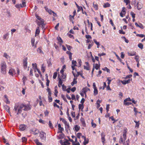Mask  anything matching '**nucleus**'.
<instances>
[{
  "label": "nucleus",
  "instance_id": "f257e3e1",
  "mask_svg": "<svg viewBox=\"0 0 145 145\" xmlns=\"http://www.w3.org/2000/svg\"><path fill=\"white\" fill-rule=\"evenodd\" d=\"M31 107L30 105H26L22 104L20 106L16 105L14 106V110L15 111H17V115L20 114L23 109L25 111H27L31 109Z\"/></svg>",
  "mask_w": 145,
  "mask_h": 145
},
{
  "label": "nucleus",
  "instance_id": "f03ea898",
  "mask_svg": "<svg viewBox=\"0 0 145 145\" xmlns=\"http://www.w3.org/2000/svg\"><path fill=\"white\" fill-rule=\"evenodd\" d=\"M126 139V136H125V137H123V135L121 136L120 138L119 142L120 144H122L123 145H129L130 141L128 139L125 141Z\"/></svg>",
  "mask_w": 145,
  "mask_h": 145
},
{
  "label": "nucleus",
  "instance_id": "7ed1b4c3",
  "mask_svg": "<svg viewBox=\"0 0 145 145\" xmlns=\"http://www.w3.org/2000/svg\"><path fill=\"white\" fill-rule=\"evenodd\" d=\"M0 66L1 72L3 74H5L7 67L6 63L4 61L2 62L0 64Z\"/></svg>",
  "mask_w": 145,
  "mask_h": 145
},
{
  "label": "nucleus",
  "instance_id": "20e7f679",
  "mask_svg": "<svg viewBox=\"0 0 145 145\" xmlns=\"http://www.w3.org/2000/svg\"><path fill=\"white\" fill-rule=\"evenodd\" d=\"M46 135V133L44 132L41 131L40 133L39 137L42 140H45Z\"/></svg>",
  "mask_w": 145,
  "mask_h": 145
},
{
  "label": "nucleus",
  "instance_id": "39448f33",
  "mask_svg": "<svg viewBox=\"0 0 145 145\" xmlns=\"http://www.w3.org/2000/svg\"><path fill=\"white\" fill-rule=\"evenodd\" d=\"M60 120L62 121L65 124V129H69L70 127L69 124L67 121L65 119L63 118H61Z\"/></svg>",
  "mask_w": 145,
  "mask_h": 145
},
{
  "label": "nucleus",
  "instance_id": "423d86ee",
  "mask_svg": "<svg viewBox=\"0 0 145 145\" xmlns=\"http://www.w3.org/2000/svg\"><path fill=\"white\" fill-rule=\"evenodd\" d=\"M101 140L103 144L104 145L105 143V135L104 132H102L101 134Z\"/></svg>",
  "mask_w": 145,
  "mask_h": 145
},
{
  "label": "nucleus",
  "instance_id": "0eeeda50",
  "mask_svg": "<svg viewBox=\"0 0 145 145\" xmlns=\"http://www.w3.org/2000/svg\"><path fill=\"white\" fill-rule=\"evenodd\" d=\"M35 39L34 38H32L31 40V43L32 47L34 49H35L37 48V45L36 44H35Z\"/></svg>",
  "mask_w": 145,
  "mask_h": 145
},
{
  "label": "nucleus",
  "instance_id": "6e6552de",
  "mask_svg": "<svg viewBox=\"0 0 145 145\" xmlns=\"http://www.w3.org/2000/svg\"><path fill=\"white\" fill-rule=\"evenodd\" d=\"M77 62L76 61L73 60L72 62L71 67L73 71L75 69V67L76 66Z\"/></svg>",
  "mask_w": 145,
  "mask_h": 145
},
{
  "label": "nucleus",
  "instance_id": "1a4fd4ad",
  "mask_svg": "<svg viewBox=\"0 0 145 145\" xmlns=\"http://www.w3.org/2000/svg\"><path fill=\"white\" fill-rule=\"evenodd\" d=\"M27 58L23 59V66L24 69H25L27 67Z\"/></svg>",
  "mask_w": 145,
  "mask_h": 145
},
{
  "label": "nucleus",
  "instance_id": "9d476101",
  "mask_svg": "<svg viewBox=\"0 0 145 145\" xmlns=\"http://www.w3.org/2000/svg\"><path fill=\"white\" fill-rule=\"evenodd\" d=\"M125 8L123 7L122 8V10L121 12L120 13V16L122 17H123V15H125Z\"/></svg>",
  "mask_w": 145,
  "mask_h": 145
},
{
  "label": "nucleus",
  "instance_id": "9b49d317",
  "mask_svg": "<svg viewBox=\"0 0 145 145\" xmlns=\"http://www.w3.org/2000/svg\"><path fill=\"white\" fill-rule=\"evenodd\" d=\"M82 92L84 93L85 95V96H86V93L88 91H90V89L87 87L84 88L82 90Z\"/></svg>",
  "mask_w": 145,
  "mask_h": 145
},
{
  "label": "nucleus",
  "instance_id": "f8f14e48",
  "mask_svg": "<svg viewBox=\"0 0 145 145\" xmlns=\"http://www.w3.org/2000/svg\"><path fill=\"white\" fill-rule=\"evenodd\" d=\"M32 132L33 134L34 135H36L39 133V130L35 129L34 128L32 130Z\"/></svg>",
  "mask_w": 145,
  "mask_h": 145
},
{
  "label": "nucleus",
  "instance_id": "ddd939ff",
  "mask_svg": "<svg viewBox=\"0 0 145 145\" xmlns=\"http://www.w3.org/2000/svg\"><path fill=\"white\" fill-rule=\"evenodd\" d=\"M4 109L6 110V111L10 114V108L9 106L7 105H5L4 106Z\"/></svg>",
  "mask_w": 145,
  "mask_h": 145
},
{
  "label": "nucleus",
  "instance_id": "4468645a",
  "mask_svg": "<svg viewBox=\"0 0 145 145\" xmlns=\"http://www.w3.org/2000/svg\"><path fill=\"white\" fill-rule=\"evenodd\" d=\"M86 65V66H84V69L87 70H89V63L88 62H86L85 63Z\"/></svg>",
  "mask_w": 145,
  "mask_h": 145
},
{
  "label": "nucleus",
  "instance_id": "2eb2a0df",
  "mask_svg": "<svg viewBox=\"0 0 145 145\" xmlns=\"http://www.w3.org/2000/svg\"><path fill=\"white\" fill-rule=\"evenodd\" d=\"M137 7L138 10H140L142 7V5L140 3H138L137 4Z\"/></svg>",
  "mask_w": 145,
  "mask_h": 145
},
{
  "label": "nucleus",
  "instance_id": "dca6fc26",
  "mask_svg": "<svg viewBox=\"0 0 145 145\" xmlns=\"http://www.w3.org/2000/svg\"><path fill=\"white\" fill-rule=\"evenodd\" d=\"M25 125L24 124L20 125L19 127L20 130L22 131L24 130L25 129Z\"/></svg>",
  "mask_w": 145,
  "mask_h": 145
},
{
  "label": "nucleus",
  "instance_id": "f3484780",
  "mask_svg": "<svg viewBox=\"0 0 145 145\" xmlns=\"http://www.w3.org/2000/svg\"><path fill=\"white\" fill-rule=\"evenodd\" d=\"M80 121L82 125L84 127H85L86 126V123L84 118H81L80 119Z\"/></svg>",
  "mask_w": 145,
  "mask_h": 145
},
{
  "label": "nucleus",
  "instance_id": "a211bd4d",
  "mask_svg": "<svg viewBox=\"0 0 145 145\" xmlns=\"http://www.w3.org/2000/svg\"><path fill=\"white\" fill-rule=\"evenodd\" d=\"M58 78L59 79L58 86L59 88H60L61 87V86H62V85H63L62 84L63 82L62 80H61V78H59V77H58Z\"/></svg>",
  "mask_w": 145,
  "mask_h": 145
},
{
  "label": "nucleus",
  "instance_id": "6ab92c4d",
  "mask_svg": "<svg viewBox=\"0 0 145 145\" xmlns=\"http://www.w3.org/2000/svg\"><path fill=\"white\" fill-rule=\"evenodd\" d=\"M80 127L78 125H76L74 126L73 129L76 131L78 132L80 129Z\"/></svg>",
  "mask_w": 145,
  "mask_h": 145
},
{
  "label": "nucleus",
  "instance_id": "aec40b11",
  "mask_svg": "<svg viewBox=\"0 0 145 145\" xmlns=\"http://www.w3.org/2000/svg\"><path fill=\"white\" fill-rule=\"evenodd\" d=\"M129 56H134L136 55V52L135 51L127 53Z\"/></svg>",
  "mask_w": 145,
  "mask_h": 145
},
{
  "label": "nucleus",
  "instance_id": "412c9836",
  "mask_svg": "<svg viewBox=\"0 0 145 145\" xmlns=\"http://www.w3.org/2000/svg\"><path fill=\"white\" fill-rule=\"evenodd\" d=\"M57 39L58 41V43L60 45H61L63 42V41L61 38L60 37H57Z\"/></svg>",
  "mask_w": 145,
  "mask_h": 145
},
{
  "label": "nucleus",
  "instance_id": "4be33fe9",
  "mask_svg": "<svg viewBox=\"0 0 145 145\" xmlns=\"http://www.w3.org/2000/svg\"><path fill=\"white\" fill-rule=\"evenodd\" d=\"M77 78V77H74V78L73 79V81L71 83V85L72 86H73L74 84H76L77 81L76 80Z\"/></svg>",
  "mask_w": 145,
  "mask_h": 145
},
{
  "label": "nucleus",
  "instance_id": "5701e85b",
  "mask_svg": "<svg viewBox=\"0 0 145 145\" xmlns=\"http://www.w3.org/2000/svg\"><path fill=\"white\" fill-rule=\"evenodd\" d=\"M100 67V65L98 64H94L93 65V67L96 70L98 69Z\"/></svg>",
  "mask_w": 145,
  "mask_h": 145
},
{
  "label": "nucleus",
  "instance_id": "b1692460",
  "mask_svg": "<svg viewBox=\"0 0 145 145\" xmlns=\"http://www.w3.org/2000/svg\"><path fill=\"white\" fill-rule=\"evenodd\" d=\"M44 8L46 11L48 12L50 14H51L52 13L53 11L50 9H49L46 7H45Z\"/></svg>",
  "mask_w": 145,
  "mask_h": 145
},
{
  "label": "nucleus",
  "instance_id": "393cba45",
  "mask_svg": "<svg viewBox=\"0 0 145 145\" xmlns=\"http://www.w3.org/2000/svg\"><path fill=\"white\" fill-rule=\"evenodd\" d=\"M4 97L5 99V101L6 103L8 104H9L10 103V102L9 100L8 99V98L7 95H4Z\"/></svg>",
  "mask_w": 145,
  "mask_h": 145
},
{
  "label": "nucleus",
  "instance_id": "a878e982",
  "mask_svg": "<svg viewBox=\"0 0 145 145\" xmlns=\"http://www.w3.org/2000/svg\"><path fill=\"white\" fill-rule=\"evenodd\" d=\"M14 72V70L11 68L9 69L8 72V73L10 75L12 76Z\"/></svg>",
  "mask_w": 145,
  "mask_h": 145
},
{
  "label": "nucleus",
  "instance_id": "bb28decb",
  "mask_svg": "<svg viewBox=\"0 0 145 145\" xmlns=\"http://www.w3.org/2000/svg\"><path fill=\"white\" fill-rule=\"evenodd\" d=\"M110 5L108 2L105 3L103 5V7L105 8L108 7H110Z\"/></svg>",
  "mask_w": 145,
  "mask_h": 145
},
{
  "label": "nucleus",
  "instance_id": "cd10ccee",
  "mask_svg": "<svg viewBox=\"0 0 145 145\" xmlns=\"http://www.w3.org/2000/svg\"><path fill=\"white\" fill-rule=\"evenodd\" d=\"M40 30L39 27H38L37 28L36 31H35V36L36 37L40 33Z\"/></svg>",
  "mask_w": 145,
  "mask_h": 145
},
{
  "label": "nucleus",
  "instance_id": "c85d7f7f",
  "mask_svg": "<svg viewBox=\"0 0 145 145\" xmlns=\"http://www.w3.org/2000/svg\"><path fill=\"white\" fill-rule=\"evenodd\" d=\"M77 136L78 138L80 139V138H82V137H84V136H82V133H78L77 134Z\"/></svg>",
  "mask_w": 145,
  "mask_h": 145
},
{
  "label": "nucleus",
  "instance_id": "c756f323",
  "mask_svg": "<svg viewBox=\"0 0 145 145\" xmlns=\"http://www.w3.org/2000/svg\"><path fill=\"white\" fill-rule=\"evenodd\" d=\"M27 78L26 76H24L22 78L23 83L24 85L25 84L26 81L27 80Z\"/></svg>",
  "mask_w": 145,
  "mask_h": 145
},
{
  "label": "nucleus",
  "instance_id": "7c9ffc66",
  "mask_svg": "<svg viewBox=\"0 0 145 145\" xmlns=\"http://www.w3.org/2000/svg\"><path fill=\"white\" fill-rule=\"evenodd\" d=\"M82 137L83 139H84V142H83L84 144V145H85L86 144L88 143V140H86V138L85 137Z\"/></svg>",
  "mask_w": 145,
  "mask_h": 145
},
{
  "label": "nucleus",
  "instance_id": "2f4dec72",
  "mask_svg": "<svg viewBox=\"0 0 145 145\" xmlns=\"http://www.w3.org/2000/svg\"><path fill=\"white\" fill-rule=\"evenodd\" d=\"M34 141L37 145H42V143L39 142V140L38 139H35Z\"/></svg>",
  "mask_w": 145,
  "mask_h": 145
},
{
  "label": "nucleus",
  "instance_id": "473e14b6",
  "mask_svg": "<svg viewBox=\"0 0 145 145\" xmlns=\"http://www.w3.org/2000/svg\"><path fill=\"white\" fill-rule=\"evenodd\" d=\"M127 132V128H125L124 129L123 135V137H125V136H126V133Z\"/></svg>",
  "mask_w": 145,
  "mask_h": 145
},
{
  "label": "nucleus",
  "instance_id": "72a5a7b5",
  "mask_svg": "<svg viewBox=\"0 0 145 145\" xmlns=\"http://www.w3.org/2000/svg\"><path fill=\"white\" fill-rule=\"evenodd\" d=\"M84 108L83 104H79L78 105V108L79 110H82Z\"/></svg>",
  "mask_w": 145,
  "mask_h": 145
},
{
  "label": "nucleus",
  "instance_id": "f704fd0d",
  "mask_svg": "<svg viewBox=\"0 0 145 145\" xmlns=\"http://www.w3.org/2000/svg\"><path fill=\"white\" fill-rule=\"evenodd\" d=\"M46 90H47V91L48 92V96H51V95H52V93H51L50 89L49 88H47Z\"/></svg>",
  "mask_w": 145,
  "mask_h": 145
},
{
  "label": "nucleus",
  "instance_id": "c9c22d12",
  "mask_svg": "<svg viewBox=\"0 0 145 145\" xmlns=\"http://www.w3.org/2000/svg\"><path fill=\"white\" fill-rule=\"evenodd\" d=\"M93 7L96 10L98 9V5L97 4H94V3H93Z\"/></svg>",
  "mask_w": 145,
  "mask_h": 145
},
{
  "label": "nucleus",
  "instance_id": "e433bc0d",
  "mask_svg": "<svg viewBox=\"0 0 145 145\" xmlns=\"http://www.w3.org/2000/svg\"><path fill=\"white\" fill-rule=\"evenodd\" d=\"M94 95L95 96L98 94V90L97 89V88L94 89Z\"/></svg>",
  "mask_w": 145,
  "mask_h": 145
},
{
  "label": "nucleus",
  "instance_id": "4c0bfd02",
  "mask_svg": "<svg viewBox=\"0 0 145 145\" xmlns=\"http://www.w3.org/2000/svg\"><path fill=\"white\" fill-rule=\"evenodd\" d=\"M134 122L136 123L135 127L138 128L139 125V121H134Z\"/></svg>",
  "mask_w": 145,
  "mask_h": 145
},
{
  "label": "nucleus",
  "instance_id": "58836bf2",
  "mask_svg": "<svg viewBox=\"0 0 145 145\" xmlns=\"http://www.w3.org/2000/svg\"><path fill=\"white\" fill-rule=\"evenodd\" d=\"M40 22H39V24H40V25H41L42 27L44 25V21L43 20L41 19L40 20Z\"/></svg>",
  "mask_w": 145,
  "mask_h": 145
},
{
  "label": "nucleus",
  "instance_id": "ea45409f",
  "mask_svg": "<svg viewBox=\"0 0 145 145\" xmlns=\"http://www.w3.org/2000/svg\"><path fill=\"white\" fill-rule=\"evenodd\" d=\"M3 56L7 59L9 58V56L6 53H4Z\"/></svg>",
  "mask_w": 145,
  "mask_h": 145
},
{
  "label": "nucleus",
  "instance_id": "a19ab883",
  "mask_svg": "<svg viewBox=\"0 0 145 145\" xmlns=\"http://www.w3.org/2000/svg\"><path fill=\"white\" fill-rule=\"evenodd\" d=\"M32 65L34 69L35 70L36 69H37V64L36 63H33L32 64Z\"/></svg>",
  "mask_w": 145,
  "mask_h": 145
},
{
  "label": "nucleus",
  "instance_id": "79ce46f5",
  "mask_svg": "<svg viewBox=\"0 0 145 145\" xmlns=\"http://www.w3.org/2000/svg\"><path fill=\"white\" fill-rule=\"evenodd\" d=\"M61 74V78L63 81H64L63 80L65 79L66 78V75L64 73Z\"/></svg>",
  "mask_w": 145,
  "mask_h": 145
},
{
  "label": "nucleus",
  "instance_id": "37998d69",
  "mask_svg": "<svg viewBox=\"0 0 145 145\" xmlns=\"http://www.w3.org/2000/svg\"><path fill=\"white\" fill-rule=\"evenodd\" d=\"M103 70L105 71H106L108 72H110V70L108 69L107 67H105L104 68L102 69Z\"/></svg>",
  "mask_w": 145,
  "mask_h": 145
},
{
  "label": "nucleus",
  "instance_id": "c03bdc74",
  "mask_svg": "<svg viewBox=\"0 0 145 145\" xmlns=\"http://www.w3.org/2000/svg\"><path fill=\"white\" fill-rule=\"evenodd\" d=\"M61 97L63 98V100L65 101H66L67 103H68V102L65 97L63 94H61Z\"/></svg>",
  "mask_w": 145,
  "mask_h": 145
},
{
  "label": "nucleus",
  "instance_id": "a18cd8bd",
  "mask_svg": "<svg viewBox=\"0 0 145 145\" xmlns=\"http://www.w3.org/2000/svg\"><path fill=\"white\" fill-rule=\"evenodd\" d=\"M138 47L141 49H142L143 47V45L142 43H140L138 45Z\"/></svg>",
  "mask_w": 145,
  "mask_h": 145
},
{
  "label": "nucleus",
  "instance_id": "49530a36",
  "mask_svg": "<svg viewBox=\"0 0 145 145\" xmlns=\"http://www.w3.org/2000/svg\"><path fill=\"white\" fill-rule=\"evenodd\" d=\"M41 70H42V71L43 72H44L45 69V67L44 66V65L43 64H42V65Z\"/></svg>",
  "mask_w": 145,
  "mask_h": 145
},
{
  "label": "nucleus",
  "instance_id": "de8ad7c7",
  "mask_svg": "<svg viewBox=\"0 0 145 145\" xmlns=\"http://www.w3.org/2000/svg\"><path fill=\"white\" fill-rule=\"evenodd\" d=\"M57 88V86H56L55 88V92H54V95L56 96V97L57 96V94L58 93V91L56 89V88Z\"/></svg>",
  "mask_w": 145,
  "mask_h": 145
},
{
  "label": "nucleus",
  "instance_id": "09e8293b",
  "mask_svg": "<svg viewBox=\"0 0 145 145\" xmlns=\"http://www.w3.org/2000/svg\"><path fill=\"white\" fill-rule=\"evenodd\" d=\"M130 14L132 16L133 18H135V14L133 12H130Z\"/></svg>",
  "mask_w": 145,
  "mask_h": 145
},
{
  "label": "nucleus",
  "instance_id": "8fccbe9b",
  "mask_svg": "<svg viewBox=\"0 0 145 145\" xmlns=\"http://www.w3.org/2000/svg\"><path fill=\"white\" fill-rule=\"evenodd\" d=\"M135 59L137 62H139V59L138 56H135Z\"/></svg>",
  "mask_w": 145,
  "mask_h": 145
},
{
  "label": "nucleus",
  "instance_id": "3c124183",
  "mask_svg": "<svg viewBox=\"0 0 145 145\" xmlns=\"http://www.w3.org/2000/svg\"><path fill=\"white\" fill-rule=\"evenodd\" d=\"M8 34L7 33L5 35H4L3 36V38L4 39H6L8 35Z\"/></svg>",
  "mask_w": 145,
  "mask_h": 145
},
{
  "label": "nucleus",
  "instance_id": "603ef678",
  "mask_svg": "<svg viewBox=\"0 0 145 145\" xmlns=\"http://www.w3.org/2000/svg\"><path fill=\"white\" fill-rule=\"evenodd\" d=\"M123 1L124 2L126 3V5L130 3V1L129 0H123Z\"/></svg>",
  "mask_w": 145,
  "mask_h": 145
},
{
  "label": "nucleus",
  "instance_id": "864d4df0",
  "mask_svg": "<svg viewBox=\"0 0 145 145\" xmlns=\"http://www.w3.org/2000/svg\"><path fill=\"white\" fill-rule=\"evenodd\" d=\"M93 41L95 43V44L97 45V46L100 45L99 42H97L96 40L95 39H94L93 40Z\"/></svg>",
  "mask_w": 145,
  "mask_h": 145
},
{
  "label": "nucleus",
  "instance_id": "5fc2aeb1",
  "mask_svg": "<svg viewBox=\"0 0 145 145\" xmlns=\"http://www.w3.org/2000/svg\"><path fill=\"white\" fill-rule=\"evenodd\" d=\"M131 99L130 97L124 100V102H126L128 101H131Z\"/></svg>",
  "mask_w": 145,
  "mask_h": 145
},
{
  "label": "nucleus",
  "instance_id": "6e6d98bb",
  "mask_svg": "<svg viewBox=\"0 0 145 145\" xmlns=\"http://www.w3.org/2000/svg\"><path fill=\"white\" fill-rule=\"evenodd\" d=\"M131 104H132V103L130 102H124V105H131Z\"/></svg>",
  "mask_w": 145,
  "mask_h": 145
},
{
  "label": "nucleus",
  "instance_id": "4d7b16f0",
  "mask_svg": "<svg viewBox=\"0 0 145 145\" xmlns=\"http://www.w3.org/2000/svg\"><path fill=\"white\" fill-rule=\"evenodd\" d=\"M21 4L22 7H23L25 6V1H22V4Z\"/></svg>",
  "mask_w": 145,
  "mask_h": 145
},
{
  "label": "nucleus",
  "instance_id": "13d9d810",
  "mask_svg": "<svg viewBox=\"0 0 145 145\" xmlns=\"http://www.w3.org/2000/svg\"><path fill=\"white\" fill-rule=\"evenodd\" d=\"M110 78V77H108L107 78V80L108 81V85H109L110 84V83L111 82L112 80H110L109 78Z\"/></svg>",
  "mask_w": 145,
  "mask_h": 145
},
{
  "label": "nucleus",
  "instance_id": "bf43d9fd",
  "mask_svg": "<svg viewBox=\"0 0 145 145\" xmlns=\"http://www.w3.org/2000/svg\"><path fill=\"white\" fill-rule=\"evenodd\" d=\"M15 6L17 8H19L20 7H22V6L21 4H16Z\"/></svg>",
  "mask_w": 145,
  "mask_h": 145
},
{
  "label": "nucleus",
  "instance_id": "052dcab7",
  "mask_svg": "<svg viewBox=\"0 0 145 145\" xmlns=\"http://www.w3.org/2000/svg\"><path fill=\"white\" fill-rule=\"evenodd\" d=\"M57 72H55L54 73L53 77V78L55 79L56 78L57 76Z\"/></svg>",
  "mask_w": 145,
  "mask_h": 145
},
{
  "label": "nucleus",
  "instance_id": "680f3d73",
  "mask_svg": "<svg viewBox=\"0 0 145 145\" xmlns=\"http://www.w3.org/2000/svg\"><path fill=\"white\" fill-rule=\"evenodd\" d=\"M78 63H79L78 67H80L81 66V65L82 61L80 59H78Z\"/></svg>",
  "mask_w": 145,
  "mask_h": 145
},
{
  "label": "nucleus",
  "instance_id": "e2e57ef3",
  "mask_svg": "<svg viewBox=\"0 0 145 145\" xmlns=\"http://www.w3.org/2000/svg\"><path fill=\"white\" fill-rule=\"evenodd\" d=\"M49 125L50 127L51 128H53V126H52V124L50 121H49Z\"/></svg>",
  "mask_w": 145,
  "mask_h": 145
},
{
  "label": "nucleus",
  "instance_id": "0e129e2a",
  "mask_svg": "<svg viewBox=\"0 0 145 145\" xmlns=\"http://www.w3.org/2000/svg\"><path fill=\"white\" fill-rule=\"evenodd\" d=\"M91 124L92 126L93 127V128H95L96 127V124L94 123H93V121L92 120V121L91 122Z\"/></svg>",
  "mask_w": 145,
  "mask_h": 145
},
{
  "label": "nucleus",
  "instance_id": "69168bd1",
  "mask_svg": "<svg viewBox=\"0 0 145 145\" xmlns=\"http://www.w3.org/2000/svg\"><path fill=\"white\" fill-rule=\"evenodd\" d=\"M86 38L87 39H91V37L89 35H86L85 36Z\"/></svg>",
  "mask_w": 145,
  "mask_h": 145
},
{
  "label": "nucleus",
  "instance_id": "338daca9",
  "mask_svg": "<svg viewBox=\"0 0 145 145\" xmlns=\"http://www.w3.org/2000/svg\"><path fill=\"white\" fill-rule=\"evenodd\" d=\"M137 36L138 37H140L143 38L144 37V35L143 34H138L137 35Z\"/></svg>",
  "mask_w": 145,
  "mask_h": 145
},
{
  "label": "nucleus",
  "instance_id": "774afa93",
  "mask_svg": "<svg viewBox=\"0 0 145 145\" xmlns=\"http://www.w3.org/2000/svg\"><path fill=\"white\" fill-rule=\"evenodd\" d=\"M93 45V43H91V44H89L88 47V49H90L92 47V46Z\"/></svg>",
  "mask_w": 145,
  "mask_h": 145
}]
</instances>
